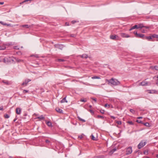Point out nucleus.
<instances>
[{
    "mask_svg": "<svg viewBox=\"0 0 158 158\" xmlns=\"http://www.w3.org/2000/svg\"><path fill=\"white\" fill-rule=\"evenodd\" d=\"M107 81L108 82L109 84L110 83L111 85H118L120 84L119 81L113 78L110 80H107Z\"/></svg>",
    "mask_w": 158,
    "mask_h": 158,
    "instance_id": "1",
    "label": "nucleus"
},
{
    "mask_svg": "<svg viewBox=\"0 0 158 158\" xmlns=\"http://www.w3.org/2000/svg\"><path fill=\"white\" fill-rule=\"evenodd\" d=\"M155 38H158V35L156 34H153L149 36H145L144 38H143V39L147 40L148 41H151V40H153V39Z\"/></svg>",
    "mask_w": 158,
    "mask_h": 158,
    "instance_id": "2",
    "label": "nucleus"
},
{
    "mask_svg": "<svg viewBox=\"0 0 158 158\" xmlns=\"http://www.w3.org/2000/svg\"><path fill=\"white\" fill-rule=\"evenodd\" d=\"M13 61L14 60L10 57H6L3 59V62L7 64Z\"/></svg>",
    "mask_w": 158,
    "mask_h": 158,
    "instance_id": "3",
    "label": "nucleus"
},
{
    "mask_svg": "<svg viewBox=\"0 0 158 158\" xmlns=\"http://www.w3.org/2000/svg\"><path fill=\"white\" fill-rule=\"evenodd\" d=\"M146 142L143 141H141L138 145V148L140 149L143 147L146 144Z\"/></svg>",
    "mask_w": 158,
    "mask_h": 158,
    "instance_id": "4",
    "label": "nucleus"
},
{
    "mask_svg": "<svg viewBox=\"0 0 158 158\" xmlns=\"http://www.w3.org/2000/svg\"><path fill=\"white\" fill-rule=\"evenodd\" d=\"M132 149L131 147L128 148L126 150V155H129L131 154L132 152Z\"/></svg>",
    "mask_w": 158,
    "mask_h": 158,
    "instance_id": "5",
    "label": "nucleus"
},
{
    "mask_svg": "<svg viewBox=\"0 0 158 158\" xmlns=\"http://www.w3.org/2000/svg\"><path fill=\"white\" fill-rule=\"evenodd\" d=\"M110 38L111 39L113 40H114L115 39L118 40L119 38L116 35H111L110 36Z\"/></svg>",
    "mask_w": 158,
    "mask_h": 158,
    "instance_id": "6",
    "label": "nucleus"
},
{
    "mask_svg": "<svg viewBox=\"0 0 158 158\" xmlns=\"http://www.w3.org/2000/svg\"><path fill=\"white\" fill-rule=\"evenodd\" d=\"M120 35L123 38H128L130 37L129 35L125 33H120Z\"/></svg>",
    "mask_w": 158,
    "mask_h": 158,
    "instance_id": "7",
    "label": "nucleus"
},
{
    "mask_svg": "<svg viewBox=\"0 0 158 158\" xmlns=\"http://www.w3.org/2000/svg\"><path fill=\"white\" fill-rule=\"evenodd\" d=\"M21 27H26L27 28H29L32 27V25H29L28 24H25L23 25H21L20 26Z\"/></svg>",
    "mask_w": 158,
    "mask_h": 158,
    "instance_id": "8",
    "label": "nucleus"
},
{
    "mask_svg": "<svg viewBox=\"0 0 158 158\" xmlns=\"http://www.w3.org/2000/svg\"><path fill=\"white\" fill-rule=\"evenodd\" d=\"M31 81V80L29 79H27L25 80V81L23 82L22 84V85H25L26 86L27 83Z\"/></svg>",
    "mask_w": 158,
    "mask_h": 158,
    "instance_id": "9",
    "label": "nucleus"
},
{
    "mask_svg": "<svg viewBox=\"0 0 158 158\" xmlns=\"http://www.w3.org/2000/svg\"><path fill=\"white\" fill-rule=\"evenodd\" d=\"M144 37L145 35L143 34H137V36L136 37L143 38H143H144Z\"/></svg>",
    "mask_w": 158,
    "mask_h": 158,
    "instance_id": "10",
    "label": "nucleus"
},
{
    "mask_svg": "<svg viewBox=\"0 0 158 158\" xmlns=\"http://www.w3.org/2000/svg\"><path fill=\"white\" fill-rule=\"evenodd\" d=\"M148 85V82L145 81H143L142 82H140L139 84V85H141L142 86H145L147 85Z\"/></svg>",
    "mask_w": 158,
    "mask_h": 158,
    "instance_id": "11",
    "label": "nucleus"
},
{
    "mask_svg": "<svg viewBox=\"0 0 158 158\" xmlns=\"http://www.w3.org/2000/svg\"><path fill=\"white\" fill-rule=\"evenodd\" d=\"M55 47L59 49H62L63 48V45L62 44H56L55 45Z\"/></svg>",
    "mask_w": 158,
    "mask_h": 158,
    "instance_id": "12",
    "label": "nucleus"
},
{
    "mask_svg": "<svg viewBox=\"0 0 158 158\" xmlns=\"http://www.w3.org/2000/svg\"><path fill=\"white\" fill-rule=\"evenodd\" d=\"M79 56L81 57V58H85L86 59L88 57V56L86 54H84L82 55H79Z\"/></svg>",
    "mask_w": 158,
    "mask_h": 158,
    "instance_id": "13",
    "label": "nucleus"
},
{
    "mask_svg": "<svg viewBox=\"0 0 158 158\" xmlns=\"http://www.w3.org/2000/svg\"><path fill=\"white\" fill-rule=\"evenodd\" d=\"M21 109L20 108H17L16 109V113L18 114H21Z\"/></svg>",
    "mask_w": 158,
    "mask_h": 158,
    "instance_id": "14",
    "label": "nucleus"
},
{
    "mask_svg": "<svg viewBox=\"0 0 158 158\" xmlns=\"http://www.w3.org/2000/svg\"><path fill=\"white\" fill-rule=\"evenodd\" d=\"M135 28L138 29V26L137 25H134V26H133L132 27L129 29V30L130 31H131L132 30L135 29Z\"/></svg>",
    "mask_w": 158,
    "mask_h": 158,
    "instance_id": "15",
    "label": "nucleus"
},
{
    "mask_svg": "<svg viewBox=\"0 0 158 158\" xmlns=\"http://www.w3.org/2000/svg\"><path fill=\"white\" fill-rule=\"evenodd\" d=\"M56 110L57 112L60 113H63V110L61 109H60L59 108H56Z\"/></svg>",
    "mask_w": 158,
    "mask_h": 158,
    "instance_id": "16",
    "label": "nucleus"
},
{
    "mask_svg": "<svg viewBox=\"0 0 158 158\" xmlns=\"http://www.w3.org/2000/svg\"><path fill=\"white\" fill-rule=\"evenodd\" d=\"M66 97L63 98L61 101L60 102L61 103H64V102H67L68 101L66 99Z\"/></svg>",
    "mask_w": 158,
    "mask_h": 158,
    "instance_id": "17",
    "label": "nucleus"
},
{
    "mask_svg": "<svg viewBox=\"0 0 158 158\" xmlns=\"http://www.w3.org/2000/svg\"><path fill=\"white\" fill-rule=\"evenodd\" d=\"M46 123L47 124V125L48 127H52V123L50 122V121L46 122Z\"/></svg>",
    "mask_w": 158,
    "mask_h": 158,
    "instance_id": "18",
    "label": "nucleus"
},
{
    "mask_svg": "<svg viewBox=\"0 0 158 158\" xmlns=\"http://www.w3.org/2000/svg\"><path fill=\"white\" fill-rule=\"evenodd\" d=\"M2 82L7 85H9L10 84V82L7 81L3 80Z\"/></svg>",
    "mask_w": 158,
    "mask_h": 158,
    "instance_id": "19",
    "label": "nucleus"
},
{
    "mask_svg": "<svg viewBox=\"0 0 158 158\" xmlns=\"http://www.w3.org/2000/svg\"><path fill=\"white\" fill-rule=\"evenodd\" d=\"M37 119H40V120L44 119V117L43 115H41L40 116L36 118Z\"/></svg>",
    "mask_w": 158,
    "mask_h": 158,
    "instance_id": "20",
    "label": "nucleus"
},
{
    "mask_svg": "<svg viewBox=\"0 0 158 158\" xmlns=\"http://www.w3.org/2000/svg\"><path fill=\"white\" fill-rule=\"evenodd\" d=\"M92 79H100V77L98 76H95L92 77Z\"/></svg>",
    "mask_w": 158,
    "mask_h": 158,
    "instance_id": "21",
    "label": "nucleus"
},
{
    "mask_svg": "<svg viewBox=\"0 0 158 158\" xmlns=\"http://www.w3.org/2000/svg\"><path fill=\"white\" fill-rule=\"evenodd\" d=\"M149 93L150 94L156 93V91L155 90H149Z\"/></svg>",
    "mask_w": 158,
    "mask_h": 158,
    "instance_id": "22",
    "label": "nucleus"
},
{
    "mask_svg": "<svg viewBox=\"0 0 158 158\" xmlns=\"http://www.w3.org/2000/svg\"><path fill=\"white\" fill-rule=\"evenodd\" d=\"M138 26V28H142V27H143V26L142 24H139L137 25Z\"/></svg>",
    "mask_w": 158,
    "mask_h": 158,
    "instance_id": "23",
    "label": "nucleus"
},
{
    "mask_svg": "<svg viewBox=\"0 0 158 158\" xmlns=\"http://www.w3.org/2000/svg\"><path fill=\"white\" fill-rule=\"evenodd\" d=\"M78 119L81 121L83 122H85V120L84 119H83L81 118L80 117H78Z\"/></svg>",
    "mask_w": 158,
    "mask_h": 158,
    "instance_id": "24",
    "label": "nucleus"
},
{
    "mask_svg": "<svg viewBox=\"0 0 158 158\" xmlns=\"http://www.w3.org/2000/svg\"><path fill=\"white\" fill-rule=\"evenodd\" d=\"M6 48V47L4 46L2 47L0 46V50H3L5 49Z\"/></svg>",
    "mask_w": 158,
    "mask_h": 158,
    "instance_id": "25",
    "label": "nucleus"
},
{
    "mask_svg": "<svg viewBox=\"0 0 158 158\" xmlns=\"http://www.w3.org/2000/svg\"><path fill=\"white\" fill-rule=\"evenodd\" d=\"M97 118H101L102 119H103L104 118V117L103 116L99 115L97 116Z\"/></svg>",
    "mask_w": 158,
    "mask_h": 158,
    "instance_id": "26",
    "label": "nucleus"
},
{
    "mask_svg": "<svg viewBox=\"0 0 158 158\" xmlns=\"http://www.w3.org/2000/svg\"><path fill=\"white\" fill-rule=\"evenodd\" d=\"M127 123L130 125H133L134 124L133 122L131 121H128Z\"/></svg>",
    "mask_w": 158,
    "mask_h": 158,
    "instance_id": "27",
    "label": "nucleus"
},
{
    "mask_svg": "<svg viewBox=\"0 0 158 158\" xmlns=\"http://www.w3.org/2000/svg\"><path fill=\"white\" fill-rule=\"evenodd\" d=\"M0 23L2 24V25H6L7 24V23H4V22H2V21H1L0 22Z\"/></svg>",
    "mask_w": 158,
    "mask_h": 158,
    "instance_id": "28",
    "label": "nucleus"
},
{
    "mask_svg": "<svg viewBox=\"0 0 158 158\" xmlns=\"http://www.w3.org/2000/svg\"><path fill=\"white\" fill-rule=\"evenodd\" d=\"M91 139L92 140H96L95 138L94 137V136L93 135H91Z\"/></svg>",
    "mask_w": 158,
    "mask_h": 158,
    "instance_id": "29",
    "label": "nucleus"
},
{
    "mask_svg": "<svg viewBox=\"0 0 158 158\" xmlns=\"http://www.w3.org/2000/svg\"><path fill=\"white\" fill-rule=\"evenodd\" d=\"M14 49L18 50L19 49V48L18 46H16L14 47Z\"/></svg>",
    "mask_w": 158,
    "mask_h": 158,
    "instance_id": "30",
    "label": "nucleus"
},
{
    "mask_svg": "<svg viewBox=\"0 0 158 158\" xmlns=\"http://www.w3.org/2000/svg\"><path fill=\"white\" fill-rule=\"evenodd\" d=\"M4 117L6 118H9V116L7 114H5L4 115Z\"/></svg>",
    "mask_w": 158,
    "mask_h": 158,
    "instance_id": "31",
    "label": "nucleus"
},
{
    "mask_svg": "<svg viewBox=\"0 0 158 158\" xmlns=\"http://www.w3.org/2000/svg\"><path fill=\"white\" fill-rule=\"evenodd\" d=\"M130 111L133 114L135 113V111L134 110H133L132 109H130Z\"/></svg>",
    "mask_w": 158,
    "mask_h": 158,
    "instance_id": "32",
    "label": "nucleus"
},
{
    "mask_svg": "<svg viewBox=\"0 0 158 158\" xmlns=\"http://www.w3.org/2000/svg\"><path fill=\"white\" fill-rule=\"evenodd\" d=\"M116 123H117L119 125L121 124L122 123L120 121H116Z\"/></svg>",
    "mask_w": 158,
    "mask_h": 158,
    "instance_id": "33",
    "label": "nucleus"
},
{
    "mask_svg": "<svg viewBox=\"0 0 158 158\" xmlns=\"http://www.w3.org/2000/svg\"><path fill=\"white\" fill-rule=\"evenodd\" d=\"M29 0H25L24 1H23V2H21L20 3V4H22V3H24V2H28V1H29Z\"/></svg>",
    "mask_w": 158,
    "mask_h": 158,
    "instance_id": "34",
    "label": "nucleus"
},
{
    "mask_svg": "<svg viewBox=\"0 0 158 158\" xmlns=\"http://www.w3.org/2000/svg\"><path fill=\"white\" fill-rule=\"evenodd\" d=\"M144 125H145L146 126H147V127L149 126V123L147 122L146 123H144Z\"/></svg>",
    "mask_w": 158,
    "mask_h": 158,
    "instance_id": "35",
    "label": "nucleus"
},
{
    "mask_svg": "<svg viewBox=\"0 0 158 158\" xmlns=\"http://www.w3.org/2000/svg\"><path fill=\"white\" fill-rule=\"evenodd\" d=\"M64 61V60L63 59H59L58 60V61L59 62H63Z\"/></svg>",
    "mask_w": 158,
    "mask_h": 158,
    "instance_id": "36",
    "label": "nucleus"
},
{
    "mask_svg": "<svg viewBox=\"0 0 158 158\" xmlns=\"http://www.w3.org/2000/svg\"><path fill=\"white\" fill-rule=\"evenodd\" d=\"M80 101L81 102H85L86 101V99H81Z\"/></svg>",
    "mask_w": 158,
    "mask_h": 158,
    "instance_id": "37",
    "label": "nucleus"
},
{
    "mask_svg": "<svg viewBox=\"0 0 158 158\" xmlns=\"http://www.w3.org/2000/svg\"><path fill=\"white\" fill-rule=\"evenodd\" d=\"M100 112L102 113V114H104V112H105V111L104 110H100Z\"/></svg>",
    "mask_w": 158,
    "mask_h": 158,
    "instance_id": "38",
    "label": "nucleus"
},
{
    "mask_svg": "<svg viewBox=\"0 0 158 158\" xmlns=\"http://www.w3.org/2000/svg\"><path fill=\"white\" fill-rule=\"evenodd\" d=\"M34 56L35 57H36V58L39 57V56L38 55H31V56Z\"/></svg>",
    "mask_w": 158,
    "mask_h": 158,
    "instance_id": "39",
    "label": "nucleus"
},
{
    "mask_svg": "<svg viewBox=\"0 0 158 158\" xmlns=\"http://www.w3.org/2000/svg\"><path fill=\"white\" fill-rule=\"evenodd\" d=\"M154 69H155V70H158V66H155L154 67Z\"/></svg>",
    "mask_w": 158,
    "mask_h": 158,
    "instance_id": "40",
    "label": "nucleus"
},
{
    "mask_svg": "<svg viewBox=\"0 0 158 158\" xmlns=\"http://www.w3.org/2000/svg\"><path fill=\"white\" fill-rule=\"evenodd\" d=\"M136 122L138 123H142V122L141 120H137Z\"/></svg>",
    "mask_w": 158,
    "mask_h": 158,
    "instance_id": "41",
    "label": "nucleus"
},
{
    "mask_svg": "<svg viewBox=\"0 0 158 158\" xmlns=\"http://www.w3.org/2000/svg\"><path fill=\"white\" fill-rule=\"evenodd\" d=\"M89 111L92 114H94V112L92 110H89Z\"/></svg>",
    "mask_w": 158,
    "mask_h": 158,
    "instance_id": "42",
    "label": "nucleus"
},
{
    "mask_svg": "<svg viewBox=\"0 0 158 158\" xmlns=\"http://www.w3.org/2000/svg\"><path fill=\"white\" fill-rule=\"evenodd\" d=\"M116 148H114L111 150V152H112V153H113L115 151H116Z\"/></svg>",
    "mask_w": 158,
    "mask_h": 158,
    "instance_id": "43",
    "label": "nucleus"
},
{
    "mask_svg": "<svg viewBox=\"0 0 158 158\" xmlns=\"http://www.w3.org/2000/svg\"><path fill=\"white\" fill-rule=\"evenodd\" d=\"M45 142L48 143H50V141L48 139L45 140Z\"/></svg>",
    "mask_w": 158,
    "mask_h": 158,
    "instance_id": "44",
    "label": "nucleus"
},
{
    "mask_svg": "<svg viewBox=\"0 0 158 158\" xmlns=\"http://www.w3.org/2000/svg\"><path fill=\"white\" fill-rule=\"evenodd\" d=\"M109 106H110L109 105L107 104H106L105 105V107H109Z\"/></svg>",
    "mask_w": 158,
    "mask_h": 158,
    "instance_id": "45",
    "label": "nucleus"
},
{
    "mask_svg": "<svg viewBox=\"0 0 158 158\" xmlns=\"http://www.w3.org/2000/svg\"><path fill=\"white\" fill-rule=\"evenodd\" d=\"M91 99L93 100L95 102H97V99L95 98H92Z\"/></svg>",
    "mask_w": 158,
    "mask_h": 158,
    "instance_id": "46",
    "label": "nucleus"
},
{
    "mask_svg": "<svg viewBox=\"0 0 158 158\" xmlns=\"http://www.w3.org/2000/svg\"><path fill=\"white\" fill-rule=\"evenodd\" d=\"M0 110H3V106H1V107H0Z\"/></svg>",
    "mask_w": 158,
    "mask_h": 158,
    "instance_id": "47",
    "label": "nucleus"
},
{
    "mask_svg": "<svg viewBox=\"0 0 158 158\" xmlns=\"http://www.w3.org/2000/svg\"><path fill=\"white\" fill-rule=\"evenodd\" d=\"M16 61L17 62H20V61H23V60H20V59H17V60H16Z\"/></svg>",
    "mask_w": 158,
    "mask_h": 158,
    "instance_id": "48",
    "label": "nucleus"
},
{
    "mask_svg": "<svg viewBox=\"0 0 158 158\" xmlns=\"http://www.w3.org/2000/svg\"><path fill=\"white\" fill-rule=\"evenodd\" d=\"M28 91L27 90H24L23 91V93H27V92H28Z\"/></svg>",
    "mask_w": 158,
    "mask_h": 158,
    "instance_id": "49",
    "label": "nucleus"
},
{
    "mask_svg": "<svg viewBox=\"0 0 158 158\" xmlns=\"http://www.w3.org/2000/svg\"><path fill=\"white\" fill-rule=\"evenodd\" d=\"M134 33L135 34V36L136 37V36H137V34H138L137 33V31H134Z\"/></svg>",
    "mask_w": 158,
    "mask_h": 158,
    "instance_id": "50",
    "label": "nucleus"
},
{
    "mask_svg": "<svg viewBox=\"0 0 158 158\" xmlns=\"http://www.w3.org/2000/svg\"><path fill=\"white\" fill-rule=\"evenodd\" d=\"M146 29H148L149 28V27L148 26H143V27Z\"/></svg>",
    "mask_w": 158,
    "mask_h": 158,
    "instance_id": "51",
    "label": "nucleus"
},
{
    "mask_svg": "<svg viewBox=\"0 0 158 158\" xmlns=\"http://www.w3.org/2000/svg\"><path fill=\"white\" fill-rule=\"evenodd\" d=\"M111 118H112V119H115V117H114V116H111Z\"/></svg>",
    "mask_w": 158,
    "mask_h": 158,
    "instance_id": "52",
    "label": "nucleus"
},
{
    "mask_svg": "<svg viewBox=\"0 0 158 158\" xmlns=\"http://www.w3.org/2000/svg\"><path fill=\"white\" fill-rule=\"evenodd\" d=\"M71 36L72 37H75V35L74 34H72L71 35Z\"/></svg>",
    "mask_w": 158,
    "mask_h": 158,
    "instance_id": "53",
    "label": "nucleus"
},
{
    "mask_svg": "<svg viewBox=\"0 0 158 158\" xmlns=\"http://www.w3.org/2000/svg\"><path fill=\"white\" fill-rule=\"evenodd\" d=\"M78 137L79 138H80V139H82L83 137V136L82 135H80L78 136Z\"/></svg>",
    "mask_w": 158,
    "mask_h": 158,
    "instance_id": "54",
    "label": "nucleus"
},
{
    "mask_svg": "<svg viewBox=\"0 0 158 158\" xmlns=\"http://www.w3.org/2000/svg\"><path fill=\"white\" fill-rule=\"evenodd\" d=\"M6 26H11V25L10 24H7H7L6 25Z\"/></svg>",
    "mask_w": 158,
    "mask_h": 158,
    "instance_id": "55",
    "label": "nucleus"
},
{
    "mask_svg": "<svg viewBox=\"0 0 158 158\" xmlns=\"http://www.w3.org/2000/svg\"><path fill=\"white\" fill-rule=\"evenodd\" d=\"M3 2H0V5H3Z\"/></svg>",
    "mask_w": 158,
    "mask_h": 158,
    "instance_id": "56",
    "label": "nucleus"
},
{
    "mask_svg": "<svg viewBox=\"0 0 158 158\" xmlns=\"http://www.w3.org/2000/svg\"><path fill=\"white\" fill-rule=\"evenodd\" d=\"M137 119H141V118H142V117H137Z\"/></svg>",
    "mask_w": 158,
    "mask_h": 158,
    "instance_id": "57",
    "label": "nucleus"
},
{
    "mask_svg": "<svg viewBox=\"0 0 158 158\" xmlns=\"http://www.w3.org/2000/svg\"><path fill=\"white\" fill-rule=\"evenodd\" d=\"M141 31H142V32H143V33H144V32H145V31H144V30H143V29H142V30H141Z\"/></svg>",
    "mask_w": 158,
    "mask_h": 158,
    "instance_id": "58",
    "label": "nucleus"
},
{
    "mask_svg": "<svg viewBox=\"0 0 158 158\" xmlns=\"http://www.w3.org/2000/svg\"><path fill=\"white\" fill-rule=\"evenodd\" d=\"M17 119L16 118H15L14 120H13V122H15V121L16 120H17Z\"/></svg>",
    "mask_w": 158,
    "mask_h": 158,
    "instance_id": "59",
    "label": "nucleus"
},
{
    "mask_svg": "<svg viewBox=\"0 0 158 158\" xmlns=\"http://www.w3.org/2000/svg\"><path fill=\"white\" fill-rule=\"evenodd\" d=\"M148 153V152H144V154L145 155L146 154V153Z\"/></svg>",
    "mask_w": 158,
    "mask_h": 158,
    "instance_id": "60",
    "label": "nucleus"
},
{
    "mask_svg": "<svg viewBox=\"0 0 158 158\" xmlns=\"http://www.w3.org/2000/svg\"><path fill=\"white\" fill-rule=\"evenodd\" d=\"M89 107L90 108H91L92 107V106L91 105H89Z\"/></svg>",
    "mask_w": 158,
    "mask_h": 158,
    "instance_id": "61",
    "label": "nucleus"
},
{
    "mask_svg": "<svg viewBox=\"0 0 158 158\" xmlns=\"http://www.w3.org/2000/svg\"><path fill=\"white\" fill-rule=\"evenodd\" d=\"M75 22H76V21H72V23H74Z\"/></svg>",
    "mask_w": 158,
    "mask_h": 158,
    "instance_id": "62",
    "label": "nucleus"
},
{
    "mask_svg": "<svg viewBox=\"0 0 158 158\" xmlns=\"http://www.w3.org/2000/svg\"><path fill=\"white\" fill-rule=\"evenodd\" d=\"M156 85L158 86V81L156 82Z\"/></svg>",
    "mask_w": 158,
    "mask_h": 158,
    "instance_id": "63",
    "label": "nucleus"
},
{
    "mask_svg": "<svg viewBox=\"0 0 158 158\" xmlns=\"http://www.w3.org/2000/svg\"><path fill=\"white\" fill-rule=\"evenodd\" d=\"M8 158H13V157L12 156H9Z\"/></svg>",
    "mask_w": 158,
    "mask_h": 158,
    "instance_id": "64",
    "label": "nucleus"
}]
</instances>
